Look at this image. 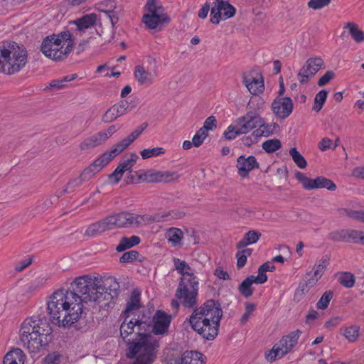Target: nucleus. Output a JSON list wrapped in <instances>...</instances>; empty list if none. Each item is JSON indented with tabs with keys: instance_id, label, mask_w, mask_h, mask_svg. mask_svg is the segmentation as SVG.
<instances>
[{
	"instance_id": "1",
	"label": "nucleus",
	"mask_w": 364,
	"mask_h": 364,
	"mask_svg": "<svg viewBox=\"0 0 364 364\" xmlns=\"http://www.w3.org/2000/svg\"><path fill=\"white\" fill-rule=\"evenodd\" d=\"M140 307L139 295L134 291L124 311L125 318L120 326V336L127 343V356L136 358L132 364H151L159 343L149 333L150 318L139 314Z\"/></svg>"
},
{
	"instance_id": "2",
	"label": "nucleus",
	"mask_w": 364,
	"mask_h": 364,
	"mask_svg": "<svg viewBox=\"0 0 364 364\" xmlns=\"http://www.w3.org/2000/svg\"><path fill=\"white\" fill-rule=\"evenodd\" d=\"M47 314L58 326H70L81 317L84 309L82 299L76 293L59 289L48 297Z\"/></svg>"
},
{
	"instance_id": "3",
	"label": "nucleus",
	"mask_w": 364,
	"mask_h": 364,
	"mask_svg": "<svg viewBox=\"0 0 364 364\" xmlns=\"http://www.w3.org/2000/svg\"><path fill=\"white\" fill-rule=\"evenodd\" d=\"M18 333L23 348L33 355L45 350L53 339V328L50 323L46 319L37 316L24 319Z\"/></svg>"
},
{
	"instance_id": "4",
	"label": "nucleus",
	"mask_w": 364,
	"mask_h": 364,
	"mask_svg": "<svg viewBox=\"0 0 364 364\" xmlns=\"http://www.w3.org/2000/svg\"><path fill=\"white\" fill-rule=\"evenodd\" d=\"M142 132V128L135 129L128 136L114 145L109 151L104 152L98 156L90 166L82 171L79 176L70 180L68 183L65 187L64 191L66 193H72L77 191L84 183L89 181L97 173L101 171L104 167L108 165L117 156L126 149L141 135Z\"/></svg>"
},
{
	"instance_id": "5",
	"label": "nucleus",
	"mask_w": 364,
	"mask_h": 364,
	"mask_svg": "<svg viewBox=\"0 0 364 364\" xmlns=\"http://www.w3.org/2000/svg\"><path fill=\"white\" fill-rule=\"evenodd\" d=\"M223 311L214 301L210 300L195 309L189 318L192 328L207 340H213L218 334Z\"/></svg>"
},
{
	"instance_id": "6",
	"label": "nucleus",
	"mask_w": 364,
	"mask_h": 364,
	"mask_svg": "<svg viewBox=\"0 0 364 364\" xmlns=\"http://www.w3.org/2000/svg\"><path fill=\"white\" fill-rule=\"evenodd\" d=\"M72 291L76 293L82 299L83 303H94L100 304L104 303L107 304L117 293L113 291V295L105 291V288L98 284L95 278L88 275H83L76 278L71 283Z\"/></svg>"
},
{
	"instance_id": "7",
	"label": "nucleus",
	"mask_w": 364,
	"mask_h": 364,
	"mask_svg": "<svg viewBox=\"0 0 364 364\" xmlns=\"http://www.w3.org/2000/svg\"><path fill=\"white\" fill-rule=\"evenodd\" d=\"M27 63L26 50L15 42L0 43V73L13 75L19 72Z\"/></svg>"
},
{
	"instance_id": "8",
	"label": "nucleus",
	"mask_w": 364,
	"mask_h": 364,
	"mask_svg": "<svg viewBox=\"0 0 364 364\" xmlns=\"http://www.w3.org/2000/svg\"><path fill=\"white\" fill-rule=\"evenodd\" d=\"M74 41L70 31H63L45 38L41 43V50L48 58L60 60L72 50Z\"/></svg>"
},
{
	"instance_id": "9",
	"label": "nucleus",
	"mask_w": 364,
	"mask_h": 364,
	"mask_svg": "<svg viewBox=\"0 0 364 364\" xmlns=\"http://www.w3.org/2000/svg\"><path fill=\"white\" fill-rule=\"evenodd\" d=\"M129 227H134V213L122 212L92 223L87 228L85 235L94 237L108 230Z\"/></svg>"
},
{
	"instance_id": "10",
	"label": "nucleus",
	"mask_w": 364,
	"mask_h": 364,
	"mask_svg": "<svg viewBox=\"0 0 364 364\" xmlns=\"http://www.w3.org/2000/svg\"><path fill=\"white\" fill-rule=\"evenodd\" d=\"M142 21L148 28L155 29L169 23L170 18L158 0H146Z\"/></svg>"
},
{
	"instance_id": "11",
	"label": "nucleus",
	"mask_w": 364,
	"mask_h": 364,
	"mask_svg": "<svg viewBox=\"0 0 364 364\" xmlns=\"http://www.w3.org/2000/svg\"><path fill=\"white\" fill-rule=\"evenodd\" d=\"M301 331L299 330L292 331L288 335L283 336L272 348L266 352L265 358L268 361L272 362L277 359L284 357L292 350L296 346Z\"/></svg>"
},
{
	"instance_id": "12",
	"label": "nucleus",
	"mask_w": 364,
	"mask_h": 364,
	"mask_svg": "<svg viewBox=\"0 0 364 364\" xmlns=\"http://www.w3.org/2000/svg\"><path fill=\"white\" fill-rule=\"evenodd\" d=\"M184 213L178 210H163L154 214L138 215L134 213V227L150 225L153 223L167 222L183 218Z\"/></svg>"
},
{
	"instance_id": "13",
	"label": "nucleus",
	"mask_w": 364,
	"mask_h": 364,
	"mask_svg": "<svg viewBox=\"0 0 364 364\" xmlns=\"http://www.w3.org/2000/svg\"><path fill=\"white\" fill-rule=\"evenodd\" d=\"M199 282H179L176 296L185 307L191 308L197 303Z\"/></svg>"
},
{
	"instance_id": "14",
	"label": "nucleus",
	"mask_w": 364,
	"mask_h": 364,
	"mask_svg": "<svg viewBox=\"0 0 364 364\" xmlns=\"http://www.w3.org/2000/svg\"><path fill=\"white\" fill-rule=\"evenodd\" d=\"M235 9L225 0H214L210 10V21L218 24L220 21L232 18L235 14Z\"/></svg>"
},
{
	"instance_id": "15",
	"label": "nucleus",
	"mask_w": 364,
	"mask_h": 364,
	"mask_svg": "<svg viewBox=\"0 0 364 364\" xmlns=\"http://www.w3.org/2000/svg\"><path fill=\"white\" fill-rule=\"evenodd\" d=\"M263 112L262 106H258L254 111H248L245 116L237 118L235 123L241 134H246L257 127V123L262 122L260 114Z\"/></svg>"
},
{
	"instance_id": "16",
	"label": "nucleus",
	"mask_w": 364,
	"mask_h": 364,
	"mask_svg": "<svg viewBox=\"0 0 364 364\" xmlns=\"http://www.w3.org/2000/svg\"><path fill=\"white\" fill-rule=\"evenodd\" d=\"M295 178L306 190L325 188L330 191H335L336 188V184L331 180L323 176H318L315 179H311L307 177L304 173L296 171L295 173Z\"/></svg>"
},
{
	"instance_id": "17",
	"label": "nucleus",
	"mask_w": 364,
	"mask_h": 364,
	"mask_svg": "<svg viewBox=\"0 0 364 364\" xmlns=\"http://www.w3.org/2000/svg\"><path fill=\"white\" fill-rule=\"evenodd\" d=\"M323 61L320 57L309 58L300 69L297 77L301 84H306L322 68Z\"/></svg>"
},
{
	"instance_id": "18",
	"label": "nucleus",
	"mask_w": 364,
	"mask_h": 364,
	"mask_svg": "<svg viewBox=\"0 0 364 364\" xmlns=\"http://www.w3.org/2000/svg\"><path fill=\"white\" fill-rule=\"evenodd\" d=\"M159 65L154 60L153 65L145 68L143 65H136L134 68V77L140 85H151L159 76Z\"/></svg>"
},
{
	"instance_id": "19",
	"label": "nucleus",
	"mask_w": 364,
	"mask_h": 364,
	"mask_svg": "<svg viewBox=\"0 0 364 364\" xmlns=\"http://www.w3.org/2000/svg\"><path fill=\"white\" fill-rule=\"evenodd\" d=\"M243 82L253 95H259L264 90V79L258 71L252 70L245 74L243 77Z\"/></svg>"
},
{
	"instance_id": "20",
	"label": "nucleus",
	"mask_w": 364,
	"mask_h": 364,
	"mask_svg": "<svg viewBox=\"0 0 364 364\" xmlns=\"http://www.w3.org/2000/svg\"><path fill=\"white\" fill-rule=\"evenodd\" d=\"M171 317L169 314L161 310L156 311L152 318V326L150 325L149 333L151 331L155 335H164L167 333Z\"/></svg>"
},
{
	"instance_id": "21",
	"label": "nucleus",
	"mask_w": 364,
	"mask_h": 364,
	"mask_svg": "<svg viewBox=\"0 0 364 364\" xmlns=\"http://www.w3.org/2000/svg\"><path fill=\"white\" fill-rule=\"evenodd\" d=\"M143 178L148 183H168L177 180L178 175L174 171L150 169L144 172Z\"/></svg>"
},
{
	"instance_id": "22",
	"label": "nucleus",
	"mask_w": 364,
	"mask_h": 364,
	"mask_svg": "<svg viewBox=\"0 0 364 364\" xmlns=\"http://www.w3.org/2000/svg\"><path fill=\"white\" fill-rule=\"evenodd\" d=\"M294 108L290 97H277L272 103V110L277 118L284 119L292 112Z\"/></svg>"
},
{
	"instance_id": "23",
	"label": "nucleus",
	"mask_w": 364,
	"mask_h": 364,
	"mask_svg": "<svg viewBox=\"0 0 364 364\" xmlns=\"http://www.w3.org/2000/svg\"><path fill=\"white\" fill-rule=\"evenodd\" d=\"M97 21V16L94 13L84 15L69 23L70 31L82 35L91 29L95 25Z\"/></svg>"
},
{
	"instance_id": "24",
	"label": "nucleus",
	"mask_w": 364,
	"mask_h": 364,
	"mask_svg": "<svg viewBox=\"0 0 364 364\" xmlns=\"http://www.w3.org/2000/svg\"><path fill=\"white\" fill-rule=\"evenodd\" d=\"M259 166L256 158L253 156L246 157L244 155L240 156L237 159L236 168L238 175L242 178L248 176L250 171Z\"/></svg>"
},
{
	"instance_id": "25",
	"label": "nucleus",
	"mask_w": 364,
	"mask_h": 364,
	"mask_svg": "<svg viewBox=\"0 0 364 364\" xmlns=\"http://www.w3.org/2000/svg\"><path fill=\"white\" fill-rule=\"evenodd\" d=\"M173 261L175 269L181 275L179 282L185 283L198 281V279L194 274V270L187 262L178 258H174Z\"/></svg>"
},
{
	"instance_id": "26",
	"label": "nucleus",
	"mask_w": 364,
	"mask_h": 364,
	"mask_svg": "<svg viewBox=\"0 0 364 364\" xmlns=\"http://www.w3.org/2000/svg\"><path fill=\"white\" fill-rule=\"evenodd\" d=\"M131 111L129 104L126 101L112 106L103 115L102 119L106 123H110L118 117H122Z\"/></svg>"
},
{
	"instance_id": "27",
	"label": "nucleus",
	"mask_w": 364,
	"mask_h": 364,
	"mask_svg": "<svg viewBox=\"0 0 364 364\" xmlns=\"http://www.w3.org/2000/svg\"><path fill=\"white\" fill-rule=\"evenodd\" d=\"M95 8L100 12L105 13L109 18L112 26L117 22V17L114 13L116 3L112 0H103L95 4Z\"/></svg>"
},
{
	"instance_id": "28",
	"label": "nucleus",
	"mask_w": 364,
	"mask_h": 364,
	"mask_svg": "<svg viewBox=\"0 0 364 364\" xmlns=\"http://www.w3.org/2000/svg\"><path fill=\"white\" fill-rule=\"evenodd\" d=\"M107 141V136L101 132L85 138L79 145L81 150H87L100 146Z\"/></svg>"
},
{
	"instance_id": "29",
	"label": "nucleus",
	"mask_w": 364,
	"mask_h": 364,
	"mask_svg": "<svg viewBox=\"0 0 364 364\" xmlns=\"http://www.w3.org/2000/svg\"><path fill=\"white\" fill-rule=\"evenodd\" d=\"M184 232L178 228H169L166 230L165 238L173 247H181L183 245Z\"/></svg>"
},
{
	"instance_id": "30",
	"label": "nucleus",
	"mask_w": 364,
	"mask_h": 364,
	"mask_svg": "<svg viewBox=\"0 0 364 364\" xmlns=\"http://www.w3.org/2000/svg\"><path fill=\"white\" fill-rule=\"evenodd\" d=\"M339 333L349 343H355L360 337V328L355 324L345 325L339 329Z\"/></svg>"
},
{
	"instance_id": "31",
	"label": "nucleus",
	"mask_w": 364,
	"mask_h": 364,
	"mask_svg": "<svg viewBox=\"0 0 364 364\" xmlns=\"http://www.w3.org/2000/svg\"><path fill=\"white\" fill-rule=\"evenodd\" d=\"M26 355L20 348L9 351L4 356L3 364H24Z\"/></svg>"
},
{
	"instance_id": "32",
	"label": "nucleus",
	"mask_w": 364,
	"mask_h": 364,
	"mask_svg": "<svg viewBox=\"0 0 364 364\" xmlns=\"http://www.w3.org/2000/svg\"><path fill=\"white\" fill-rule=\"evenodd\" d=\"M258 128L254 132L256 136H268L272 134L277 129L278 125L274 122L266 123L262 117V122L257 123Z\"/></svg>"
},
{
	"instance_id": "33",
	"label": "nucleus",
	"mask_w": 364,
	"mask_h": 364,
	"mask_svg": "<svg viewBox=\"0 0 364 364\" xmlns=\"http://www.w3.org/2000/svg\"><path fill=\"white\" fill-rule=\"evenodd\" d=\"M261 234L257 230H250L246 232L243 238L236 244V247L237 249H242L246 246L255 244L259 240Z\"/></svg>"
},
{
	"instance_id": "34",
	"label": "nucleus",
	"mask_w": 364,
	"mask_h": 364,
	"mask_svg": "<svg viewBox=\"0 0 364 364\" xmlns=\"http://www.w3.org/2000/svg\"><path fill=\"white\" fill-rule=\"evenodd\" d=\"M181 364H204L203 356L197 351H186L181 358Z\"/></svg>"
},
{
	"instance_id": "35",
	"label": "nucleus",
	"mask_w": 364,
	"mask_h": 364,
	"mask_svg": "<svg viewBox=\"0 0 364 364\" xmlns=\"http://www.w3.org/2000/svg\"><path fill=\"white\" fill-rule=\"evenodd\" d=\"M140 242V239L138 236L133 235L130 237H122L118 245L116 247L117 252H122L127 249L131 248Z\"/></svg>"
},
{
	"instance_id": "36",
	"label": "nucleus",
	"mask_w": 364,
	"mask_h": 364,
	"mask_svg": "<svg viewBox=\"0 0 364 364\" xmlns=\"http://www.w3.org/2000/svg\"><path fill=\"white\" fill-rule=\"evenodd\" d=\"M345 28L348 29L349 33L356 43H359L364 41V32L362 31L356 24L348 23Z\"/></svg>"
},
{
	"instance_id": "37",
	"label": "nucleus",
	"mask_w": 364,
	"mask_h": 364,
	"mask_svg": "<svg viewBox=\"0 0 364 364\" xmlns=\"http://www.w3.org/2000/svg\"><path fill=\"white\" fill-rule=\"evenodd\" d=\"M289 155L291 156L295 164L301 169H304L307 166V161L304 157L298 151L296 148L293 147L289 149Z\"/></svg>"
},
{
	"instance_id": "38",
	"label": "nucleus",
	"mask_w": 364,
	"mask_h": 364,
	"mask_svg": "<svg viewBox=\"0 0 364 364\" xmlns=\"http://www.w3.org/2000/svg\"><path fill=\"white\" fill-rule=\"evenodd\" d=\"M166 149L163 147H154L151 149H144L140 151V155L143 159H147L152 157H157L164 154Z\"/></svg>"
},
{
	"instance_id": "39",
	"label": "nucleus",
	"mask_w": 364,
	"mask_h": 364,
	"mask_svg": "<svg viewBox=\"0 0 364 364\" xmlns=\"http://www.w3.org/2000/svg\"><path fill=\"white\" fill-rule=\"evenodd\" d=\"M255 284L253 278L250 276L247 277L240 285V292L246 298L252 296L253 291L251 288L252 285Z\"/></svg>"
},
{
	"instance_id": "40",
	"label": "nucleus",
	"mask_w": 364,
	"mask_h": 364,
	"mask_svg": "<svg viewBox=\"0 0 364 364\" xmlns=\"http://www.w3.org/2000/svg\"><path fill=\"white\" fill-rule=\"evenodd\" d=\"M328 96V92L326 90H321L315 96L313 109L318 112L323 107Z\"/></svg>"
},
{
	"instance_id": "41",
	"label": "nucleus",
	"mask_w": 364,
	"mask_h": 364,
	"mask_svg": "<svg viewBox=\"0 0 364 364\" xmlns=\"http://www.w3.org/2000/svg\"><path fill=\"white\" fill-rule=\"evenodd\" d=\"M252 254V249L250 248H242L238 251L236 254L237 257V266L238 268L243 267L247 262V258Z\"/></svg>"
},
{
	"instance_id": "42",
	"label": "nucleus",
	"mask_w": 364,
	"mask_h": 364,
	"mask_svg": "<svg viewBox=\"0 0 364 364\" xmlns=\"http://www.w3.org/2000/svg\"><path fill=\"white\" fill-rule=\"evenodd\" d=\"M281 142L279 139H272L262 143L263 149L267 153H272L281 148Z\"/></svg>"
},
{
	"instance_id": "43",
	"label": "nucleus",
	"mask_w": 364,
	"mask_h": 364,
	"mask_svg": "<svg viewBox=\"0 0 364 364\" xmlns=\"http://www.w3.org/2000/svg\"><path fill=\"white\" fill-rule=\"evenodd\" d=\"M139 156L135 153H131L127 158L122 161L119 166L124 171H129L136 164Z\"/></svg>"
},
{
	"instance_id": "44",
	"label": "nucleus",
	"mask_w": 364,
	"mask_h": 364,
	"mask_svg": "<svg viewBox=\"0 0 364 364\" xmlns=\"http://www.w3.org/2000/svg\"><path fill=\"white\" fill-rule=\"evenodd\" d=\"M308 279L304 284L300 286L301 291L305 294L309 291V289L314 287L320 279L316 278L312 272H309L306 274Z\"/></svg>"
},
{
	"instance_id": "45",
	"label": "nucleus",
	"mask_w": 364,
	"mask_h": 364,
	"mask_svg": "<svg viewBox=\"0 0 364 364\" xmlns=\"http://www.w3.org/2000/svg\"><path fill=\"white\" fill-rule=\"evenodd\" d=\"M339 282L346 288L353 287L355 284L354 276L349 272H344L341 274L338 278Z\"/></svg>"
},
{
	"instance_id": "46",
	"label": "nucleus",
	"mask_w": 364,
	"mask_h": 364,
	"mask_svg": "<svg viewBox=\"0 0 364 364\" xmlns=\"http://www.w3.org/2000/svg\"><path fill=\"white\" fill-rule=\"evenodd\" d=\"M333 298V293L331 291H326L320 298L316 304L318 309H325L328 307L331 300Z\"/></svg>"
},
{
	"instance_id": "47",
	"label": "nucleus",
	"mask_w": 364,
	"mask_h": 364,
	"mask_svg": "<svg viewBox=\"0 0 364 364\" xmlns=\"http://www.w3.org/2000/svg\"><path fill=\"white\" fill-rule=\"evenodd\" d=\"M328 265V261L323 259L316 264L311 271L316 278L321 279Z\"/></svg>"
},
{
	"instance_id": "48",
	"label": "nucleus",
	"mask_w": 364,
	"mask_h": 364,
	"mask_svg": "<svg viewBox=\"0 0 364 364\" xmlns=\"http://www.w3.org/2000/svg\"><path fill=\"white\" fill-rule=\"evenodd\" d=\"M240 134H241L239 133V131L237 130V127L235 122L234 124L229 125L223 134L224 137L228 140L234 139L238 135Z\"/></svg>"
},
{
	"instance_id": "49",
	"label": "nucleus",
	"mask_w": 364,
	"mask_h": 364,
	"mask_svg": "<svg viewBox=\"0 0 364 364\" xmlns=\"http://www.w3.org/2000/svg\"><path fill=\"white\" fill-rule=\"evenodd\" d=\"M217 126V120L214 116H210L208 117L204 123L203 126L200 128L202 131L205 133H208V131H213L216 128Z\"/></svg>"
},
{
	"instance_id": "50",
	"label": "nucleus",
	"mask_w": 364,
	"mask_h": 364,
	"mask_svg": "<svg viewBox=\"0 0 364 364\" xmlns=\"http://www.w3.org/2000/svg\"><path fill=\"white\" fill-rule=\"evenodd\" d=\"M124 171L118 165L115 170L109 175L108 178L112 184H117L121 180Z\"/></svg>"
},
{
	"instance_id": "51",
	"label": "nucleus",
	"mask_w": 364,
	"mask_h": 364,
	"mask_svg": "<svg viewBox=\"0 0 364 364\" xmlns=\"http://www.w3.org/2000/svg\"><path fill=\"white\" fill-rule=\"evenodd\" d=\"M331 0H309L308 7L314 10H318L328 6Z\"/></svg>"
},
{
	"instance_id": "52",
	"label": "nucleus",
	"mask_w": 364,
	"mask_h": 364,
	"mask_svg": "<svg viewBox=\"0 0 364 364\" xmlns=\"http://www.w3.org/2000/svg\"><path fill=\"white\" fill-rule=\"evenodd\" d=\"M208 133H205L199 129L192 139L193 146L199 147L203 143L204 140L208 136Z\"/></svg>"
},
{
	"instance_id": "53",
	"label": "nucleus",
	"mask_w": 364,
	"mask_h": 364,
	"mask_svg": "<svg viewBox=\"0 0 364 364\" xmlns=\"http://www.w3.org/2000/svg\"><path fill=\"white\" fill-rule=\"evenodd\" d=\"M138 256V252L135 250H131L124 253L120 257L119 261L122 263L133 262L137 259Z\"/></svg>"
},
{
	"instance_id": "54",
	"label": "nucleus",
	"mask_w": 364,
	"mask_h": 364,
	"mask_svg": "<svg viewBox=\"0 0 364 364\" xmlns=\"http://www.w3.org/2000/svg\"><path fill=\"white\" fill-rule=\"evenodd\" d=\"M60 357L59 353L53 352L43 358L42 364H59Z\"/></svg>"
},
{
	"instance_id": "55",
	"label": "nucleus",
	"mask_w": 364,
	"mask_h": 364,
	"mask_svg": "<svg viewBox=\"0 0 364 364\" xmlns=\"http://www.w3.org/2000/svg\"><path fill=\"white\" fill-rule=\"evenodd\" d=\"M343 211L348 217L364 223V211H357L347 209H343Z\"/></svg>"
},
{
	"instance_id": "56",
	"label": "nucleus",
	"mask_w": 364,
	"mask_h": 364,
	"mask_svg": "<svg viewBox=\"0 0 364 364\" xmlns=\"http://www.w3.org/2000/svg\"><path fill=\"white\" fill-rule=\"evenodd\" d=\"M253 278L255 284H264L267 280V277L266 274V272L262 269V266L258 269V274L257 276H250Z\"/></svg>"
},
{
	"instance_id": "57",
	"label": "nucleus",
	"mask_w": 364,
	"mask_h": 364,
	"mask_svg": "<svg viewBox=\"0 0 364 364\" xmlns=\"http://www.w3.org/2000/svg\"><path fill=\"white\" fill-rule=\"evenodd\" d=\"M255 306L253 304H247L245 306V311L241 318V323H245L253 314Z\"/></svg>"
},
{
	"instance_id": "58",
	"label": "nucleus",
	"mask_w": 364,
	"mask_h": 364,
	"mask_svg": "<svg viewBox=\"0 0 364 364\" xmlns=\"http://www.w3.org/2000/svg\"><path fill=\"white\" fill-rule=\"evenodd\" d=\"M335 76L333 71H327L318 81L319 86H324L328 84Z\"/></svg>"
},
{
	"instance_id": "59",
	"label": "nucleus",
	"mask_w": 364,
	"mask_h": 364,
	"mask_svg": "<svg viewBox=\"0 0 364 364\" xmlns=\"http://www.w3.org/2000/svg\"><path fill=\"white\" fill-rule=\"evenodd\" d=\"M318 148L321 151H325L329 149H335L336 146H333V141L328 138H323L318 144Z\"/></svg>"
},
{
	"instance_id": "60",
	"label": "nucleus",
	"mask_w": 364,
	"mask_h": 364,
	"mask_svg": "<svg viewBox=\"0 0 364 364\" xmlns=\"http://www.w3.org/2000/svg\"><path fill=\"white\" fill-rule=\"evenodd\" d=\"M46 282L45 278H38L33 283H31L28 287V290L29 292H33L36 291L38 287H42Z\"/></svg>"
},
{
	"instance_id": "61",
	"label": "nucleus",
	"mask_w": 364,
	"mask_h": 364,
	"mask_svg": "<svg viewBox=\"0 0 364 364\" xmlns=\"http://www.w3.org/2000/svg\"><path fill=\"white\" fill-rule=\"evenodd\" d=\"M31 263H32L31 258H30V257L25 258L23 260H21V262H19L16 265L15 269L16 271H18V272L22 271L24 269H26V267H28Z\"/></svg>"
},
{
	"instance_id": "62",
	"label": "nucleus",
	"mask_w": 364,
	"mask_h": 364,
	"mask_svg": "<svg viewBox=\"0 0 364 364\" xmlns=\"http://www.w3.org/2000/svg\"><path fill=\"white\" fill-rule=\"evenodd\" d=\"M341 321V319L340 317H338V316L333 317V318H331L329 320H328L325 323L324 326L326 328L332 329L335 326H338Z\"/></svg>"
},
{
	"instance_id": "63",
	"label": "nucleus",
	"mask_w": 364,
	"mask_h": 364,
	"mask_svg": "<svg viewBox=\"0 0 364 364\" xmlns=\"http://www.w3.org/2000/svg\"><path fill=\"white\" fill-rule=\"evenodd\" d=\"M363 232L358 230H350L348 232V237L350 238L353 242H360V237H362Z\"/></svg>"
},
{
	"instance_id": "64",
	"label": "nucleus",
	"mask_w": 364,
	"mask_h": 364,
	"mask_svg": "<svg viewBox=\"0 0 364 364\" xmlns=\"http://www.w3.org/2000/svg\"><path fill=\"white\" fill-rule=\"evenodd\" d=\"M214 274L220 279L227 280L229 279L228 273L220 267L215 270Z\"/></svg>"
}]
</instances>
